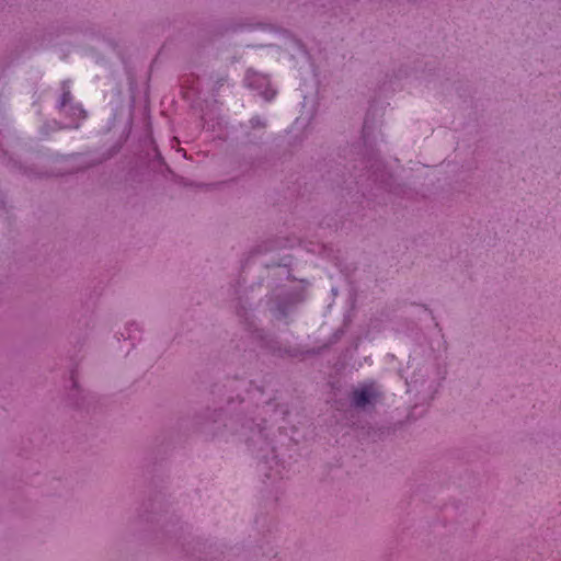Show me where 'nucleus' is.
Instances as JSON below:
<instances>
[{"label": "nucleus", "mask_w": 561, "mask_h": 561, "mask_svg": "<svg viewBox=\"0 0 561 561\" xmlns=\"http://www.w3.org/2000/svg\"><path fill=\"white\" fill-rule=\"evenodd\" d=\"M250 122H251V125H252L253 127H255V126H263V125H264V124L261 122V119H260V118H252Z\"/></svg>", "instance_id": "6"}, {"label": "nucleus", "mask_w": 561, "mask_h": 561, "mask_svg": "<svg viewBox=\"0 0 561 561\" xmlns=\"http://www.w3.org/2000/svg\"><path fill=\"white\" fill-rule=\"evenodd\" d=\"M273 461H274V463L276 465L277 469L275 470V472H273V473L271 472V473H268V474H267V477H268L270 479H274V478H276L277 476H279V474H280V470L278 469V467H279L278 460H276V459H274V458H273Z\"/></svg>", "instance_id": "4"}, {"label": "nucleus", "mask_w": 561, "mask_h": 561, "mask_svg": "<svg viewBox=\"0 0 561 561\" xmlns=\"http://www.w3.org/2000/svg\"><path fill=\"white\" fill-rule=\"evenodd\" d=\"M58 108L65 112L67 115L77 118H85V112L80 104L72 103V94L70 91V84L67 81L61 83V95L58 101Z\"/></svg>", "instance_id": "2"}, {"label": "nucleus", "mask_w": 561, "mask_h": 561, "mask_svg": "<svg viewBox=\"0 0 561 561\" xmlns=\"http://www.w3.org/2000/svg\"><path fill=\"white\" fill-rule=\"evenodd\" d=\"M245 82L249 87H251L253 89H259L260 87L256 85L255 83L261 82L262 84H265V83H267V79L262 76L248 73L245 77Z\"/></svg>", "instance_id": "3"}, {"label": "nucleus", "mask_w": 561, "mask_h": 561, "mask_svg": "<svg viewBox=\"0 0 561 561\" xmlns=\"http://www.w3.org/2000/svg\"><path fill=\"white\" fill-rule=\"evenodd\" d=\"M382 397L380 388L375 382H365L352 392V405L365 409L375 405Z\"/></svg>", "instance_id": "1"}, {"label": "nucleus", "mask_w": 561, "mask_h": 561, "mask_svg": "<svg viewBox=\"0 0 561 561\" xmlns=\"http://www.w3.org/2000/svg\"><path fill=\"white\" fill-rule=\"evenodd\" d=\"M260 93H261V94L264 96V99H266V100H271V99L274 96V94H275V92H273V91H260Z\"/></svg>", "instance_id": "5"}]
</instances>
